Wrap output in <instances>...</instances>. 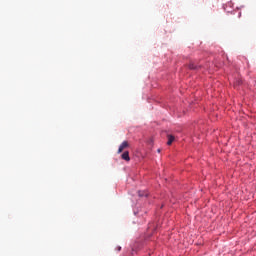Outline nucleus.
I'll return each mask as SVG.
<instances>
[{
	"instance_id": "1",
	"label": "nucleus",
	"mask_w": 256,
	"mask_h": 256,
	"mask_svg": "<svg viewBox=\"0 0 256 256\" xmlns=\"http://www.w3.org/2000/svg\"><path fill=\"white\" fill-rule=\"evenodd\" d=\"M127 147H129V142L123 141L118 148V153H123V150L127 149Z\"/></svg>"
},
{
	"instance_id": "2",
	"label": "nucleus",
	"mask_w": 256,
	"mask_h": 256,
	"mask_svg": "<svg viewBox=\"0 0 256 256\" xmlns=\"http://www.w3.org/2000/svg\"><path fill=\"white\" fill-rule=\"evenodd\" d=\"M122 159L124 161H131V157H129V151H125L122 155H121Z\"/></svg>"
},
{
	"instance_id": "3",
	"label": "nucleus",
	"mask_w": 256,
	"mask_h": 256,
	"mask_svg": "<svg viewBox=\"0 0 256 256\" xmlns=\"http://www.w3.org/2000/svg\"><path fill=\"white\" fill-rule=\"evenodd\" d=\"M173 141H175V136L173 135H168V142L167 145H172Z\"/></svg>"
},
{
	"instance_id": "4",
	"label": "nucleus",
	"mask_w": 256,
	"mask_h": 256,
	"mask_svg": "<svg viewBox=\"0 0 256 256\" xmlns=\"http://www.w3.org/2000/svg\"><path fill=\"white\" fill-rule=\"evenodd\" d=\"M189 69H198V66L197 65H195V63H190L189 64Z\"/></svg>"
},
{
	"instance_id": "5",
	"label": "nucleus",
	"mask_w": 256,
	"mask_h": 256,
	"mask_svg": "<svg viewBox=\"0 0 256 256\" xmlns=\"http://www.w3.org/2000/svg\"><path fill=\"white\" fill-rule=\"evenodd\" d=\"M139 197H147V193L138 191Z\"/></svg>"
},
{
	"instance_id": "6",
	"label": "nucleus",
	"mask_w": 256,
	"mask_h": 256,
	"mask_svg": "<svg viewBox=\"0 0 256 256\" xmlns=\"http://www.w3.org/2000/svg\"><path fill=\"white\" fill-rule=\"evenodd\" d=\"M158 153H161V149H158Z\"/></svg>"
}]
</instances>
